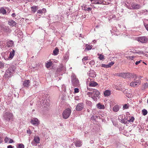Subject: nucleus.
Segmentation results:
<instances>
[{
    "label": "nucleus",
    "mask_w": 148,
    "mask_h": 148,
    "mask_svg": "<svg viewBox=\"0 0 148 148\" xmlns=\"http://www.w3.org/2000/svg\"><path fill=\"white\" fill-rule=\"evenodd\" d=\"M116 75L124 78L128 79L129 80L133 78L134 79V80H136L138 78V76L136 74L129 72L117 73L116 74Z\"/></svg>",
    "instance_id": "1"
},
{
    "label": "nucleus",
    "mask_w": 148,
    "mask_h": 148,
    "mask_svg": "<svg viewBox=\"0 0 148 148\" xmlns=\"http://www.w3.org/2000/svg\"><path fill=\"white\" fill-rule=\"evenodd\" d=\"M90 92H87V95L88 97H91L94 101H97L98 99H99L100 93L99 92L97 89L92 88L89 90Z\"/></svg>",
    "instance_id": "2"
},
{
    "label": "nucleus",
    "mask_w": 148,
    "mask_h": 148,
    "mask_svg": "<svg viewBox=\"0 0 148 148\" xmlns=\"http://www.w3.org/2000/svg\"><path fill=\"white\" fill-rule=\"evenodd\" d=\"M16 69L15 66L14 65L11 66L6 70L5 75V77H8L10 76L14 73Z\"/></svg>",
    "instance_id": "3"
},
{
    "label": "nucleus",
    "mask_w": 148,
    "mask_h": 148,
    "mask_svg": "<svg viewBox=\"0 0 148 148\" xmlns=\"http://www.w3.org/2000/svg\"><path fill=\"white\" fill-rule=\"evenodd\" d=\"M72 84L74 87H77L79 86V82L78 79L76 78V75L74 74L71 76Z\"/></svg>",
    "instance_id": "4"
},
{
    "label": "nucleus",
    "mask_w": 148,
    "mask_h": 148,
    "mask_svg": "<svg viewBox=\"0 0 148 148\" xmlns=\"http://www.w3.org/2000/svg\"><path fill=\"white\" fill-rule=\"evenodd\" d=\"M141 76L138 77V79L136 80H134L135 81L132 82L130 83V85L133 87H135L138 86L140 83Z\"/></svg>",
    "instance_id": "5"
},
{
    "label": "nucleus",
    "mask_w": 148,
    "mask_h": 148,
    "mask_svg": "<svg viewBox=\"0 0 148 148\" xmlns=\"http://www.w3.org/2000/svg\"><path fill=\"white\" fill-rule=\"evenodd\" d=\"M4 117L5 120L7 121L12 120L13 119V115L12 114L9 112H5Z\"/></svg>",
    "instance_id": "6"
},
{
    "label": "nucleus",
    "mask_w": 148,
    "mask_h": 148,
    "mask_svg": "<svg viewBox=\"0 0 148 148\" xmlns=\"http://www.w3.org/2000/svg\"><path fill=\"white\" fill-rule=\"evenodd\" d=\"M40 139L39 137L37 136H35L33 141L32 142L31 144L33 145H37L36 144L40 143Z\"/></svg>",
    "instance_id": "7"
},
{
    "label": "nucleus",
    "mask_w": 148,
    "mask_h": 148,
    "mask_svg": "<svg viewBox=\"0 0 148 148\" xmlns=\"http://www.w3.org/2000/svg\"><path fill=\"white\" fill-rule=\"evenodd\" d=\"M58 62V61H56V62H55L54 60L51 61V60H50L48 61H47V62L45 63V67L48 69L52 66L53 62H55L56 63H57Z\"/></svg>",
    "instance_id": "8"
},
{
    "label": "nucleus",
    "mask_w": 148,
    "mask_h": 148,
    "mask_svg": "<svg viewBox=\"0 0 148 148\" xmlns=\"http://www.w3.org/2000/svg\"><path fill=\"white\" fill-rule=\"evenodd\" d=\"M30 123L33 125L37 126L40 124V121L36 118H33L31 119Z\"/></svg>",
    "instance_id": "9"
},
{
    "label": "nucleus",
    "mask_w": 148,
    "mask_h": 148,
    "mask_svg": "<svg viewBox=\"0 0 148 148\" xmlns=\"http://www.w3.org/2000/svg\"><path fill=\"white\" fill-rule=\"evenodd\" d=\"M133 6H131V8L130 7V9L138 10L140 9L142 6L140 4H137L134 3H132Z\"/></svg>",
    "instance_id": "10"
},
{
    "label": "nucleus",
    "mask_w": 148,
    "mask_h": 148,
    "mask_svg": "<svg viewBox=\"0 0 148 148\" xmlns=\"http://www.w3.org/2000/svg\"><path fill=\"white\" fill-rule=\"evenodd\" d=\"M138 41L144 43L147 41L148 38L145 36L140 37L138 38Z\"/></svg>",
    "instance_id": "11"
},
{
    "label": "nucleus",
    "mask_w": 148,
    "mask_h": 148,
    "mask_svg": "<svg viewBox=\"0 0 148 148\" xmlns=\"http://www.w3.org/2000/svg\"><path fill=\"white\" fill-rule=\"evenodd\" d=\"M84 108L83 104V103H78L76 106V110L77 111H80Z\"/></svg>",
    "instance_id": "12"
},
{
    "label": "nucleus",
    "mask_w": 148,
    "mask_h": 148,
    "mask_svg": "<svg viewBox=\"0 0 148 148\" xmlns=\"http://www.w3.org/2000/svg\"><path fill=\"white\" fill-rule=\"evenodd\" d=\"M73 143L76 147H80L82 145V142L78 139H76Z\"/></svg>",
    "instance_id": "13"
},
{
    "label": "nucleus",
    "mask_w": 148,
    "mask_h": 148,
    "mask_svg": "<svg viewBox=\"0 0 148 148\" xmlns=\"http://www.w3.org/2000/svg\"><path fill=\"white\" fill-rule=\"evenodd\" d=\"M71 113V110L70 108H67L65 109V119L68 118Z\"/></svg>",
    "instance_id": "14"
},
{
    "label": "nucleus",
    "mask_w": 148,
    "mask_h": 148,
    "mask_svg": "<svg viewBox=\"0 0 148 148\" xmlns=\"http://www.w3.org/2000/svg\"><path fill=\"white\" fill-rule=\"evenodd\" d=\"M92 3L95 4H101L103 3V0H90Z\"/></svg>",
    "instance_id": "15"
},
{
    "label": "nucleus",
    "mask_w": 148,
    "mask_h": 148,
    "mask_svg": "<svg viewBox=\"0 0 148 148\" xmlns=\"http://www.w3.org/2000/svg\"><path fill=\"white\" fill-rule=\"evenodd\" d=\"M89 76L92 77H94L96 76V73L93 70H90L89 71Z\"/></svg>",
    "instance_id": "16"
},
{
    "label": "nucleus",
    "mask_w": 148,
    "mask_h": 148,
    "mask_svg": "<svg viewBox=\"0 0 148 148\" xmlns=\"http://www.w3.org/2000/svg\"><path fill=\"white\" fill-rule=\"evenodd\" d=\"M30 81L29 80H25L23 82V85L24 87L28 88L29 86Z\"/></svg>",
    "instance_id": "17"
},
{
    "label": "nucleus",
    "mask_w": 148,
    "mask_h": 148,
    "mask_svg": "<svg viewBox=\"0 0 148 148\" xmlns=\"http://www.w3.org/2000/svg\"><path fill=\"white\" fill-rule=\"evenodd\" d=\"M8 24L10 26L13 27L16 25V23L13 20H10L8 21Z\"/></svg>",
    "instance_id": "18"
},
{
    "label": "nucleus",
    "mask_w": 148,
    "mask_h": 148,
    "mask_svg": "<svg viewBox=\"0 0 148 148\" xmlns=\"http://www.w3.org/2000/svg\"><path fill=\"white\" fill-rule=\"evenodd\" d=\"M132 3L130 1H127L125 3V5L126 7L130 9V8H131V6H133L132 5Z\"/></svg>",
    "instance_id": "19"
},
{
    "label": "nucleus",
    "mask_w": 148,
    "mask_h": 148,
    "mask_svg": "<svg viewBox=\"0 0 148 148\" xmlns=\"http://www.w3.org/2000/svg\"><path fill=\"white\" fill-rule=\"evenodd\" d=\"M98 84V83L94 81L90 82L89 83V85L91 87H95Z\"/></svg>",
    "instance_id": "20"
},
{
    "label": "nucleus",
    "mask_w": 148,
    "mask_h": 148,
    "mask_svg": "<svg viewBox=\"0 0 148 148\" xmlns=\"http://www.w3.org/2000/svg\"><path fill=\"white\" fill-rule=\"evenodd\" d=\"M97 108L100 109H104L105 108V106L103 104H101L100 103H99L97 104Z\"/></svg>",
    "instance_id": "21"
},
{
    "label": "nucleus",
    "mask_w": 148,
    "mask_h": 148,
    "mask_svg": "<svg viewBox=\"0 0 148 148\" xmlns=\"http://www.w3.org/2000/svg\"><path fill=\"white\" fill-rule=\"evenodd\" d=\"M14 42L12 40H10L7 42V46L8 47H12L13 45Z\"/></svg>",
    "instance_id": "22"
},
{
    "label": "nucleus",
    "mask_w": 148,
    "mask_h": 148,
    "mask_svg": "<svg viewBox=\"0 0 148 148\" xmlns=\"http://www.w3.org/2000/svg\"><path fill=\"white\" fill-rule=\"evenodd\" d=\"M15 51L14 50L10 52L9 57L8 58L9 59H12L14 55Z\"/></svg>",
    "instance_id": "23"
},
{
    "label": "nucleus",
    "mask_w": 148,
    "mask_h": 148,
    "mask_svg": "<svg viewBox=\"0 0 148 148\" xmlns=\"http://www.w3.org/2000/svg\"><path fill=\"white\" fill-rule=\"evenodd\" d=\"M104 94L105 96H108L110 95L111 92L110 90H107L104 92Z\"/></svg>",
    "instance_id": "24"
},
{
    "label": "nucleus",
    "mask_w": 148,
    "mask_h": 148,
    "mask_svg": "<svg viewBox=\"0 0 148 148\" xmlns=\"http://www.w3.org/2000/svg\"><path fill=\"white\" fill-rule=\"evenodd\" d=\"M37 9V7L36 6H34L31 7L32 11L34 13L36 12Z\"/></svg>",
    "instance_id": "25"
},
{
    "label": "nucleus",
    "mask_w": 148,
    "mask_h": 148,
    "mask_svg": "<svg viewBox=\"0 0 148 148\" xmlns=\"http://www.w3.org/2000/svg\"><path fill=\"white\" fill-rule=\"evenodd\" d=\"M59 49L57 47H56L55 49L53 51V54L54 55H57L59 53Z\"/></svg>",
    "instance_id": "26"
},
{
    "label": "nucleus",
    "mask_w": 148,
    "mask_h": 148,
    "mask_svg": "<svg viewBox=\"0 0 148 148\" xmlns=\"http://www.w3.org/2000/svg\"><path fill=\"white\" fill-rule=\"evenodd\" d=\"M119 109V106L117 105H116L113 108V110L114 112H117Z\"/></svg>",
    "instance_id": "27"
},
{
    "label": "nucleus",
    "mask_w": 148,
    "mask_h": 148,
    "mask_svg": "<svg viewBox=\"0 0 148 148\" xmlns=\"http://www.w3.org/2000/svg\"><path fill=\"white\" fill-rule=\"evenodd\" d=\"M7 12L6 10L3 8H0V13L4 14H6Z\"/></svg>",
    "instance_id": "28"
},
{
    "label": "nucleus",
    "mask_w": 148,
    "mask_h": 148,
    "mask_svg": "<svg viewBox=\"0 0 148 148\" xmlns=\"http://www.w3.org/2000/svg\"><path fill=\"white\" fill-rule=\"evenodd\" d=\"M144 25L146 29L148 31V20H146L144 22Z\"/></svg>",
    "instance_id": "29"
},
{
    "label": "nucleus",
    "mask_w": 148,
    "mask_h": 148,
    "mask_svg": "<svg viewBox=\"0 0 148 148\" xmlns=\"http://www.w3.org/2000/svg\"><path fill=\"white\" fill-rule=\"evenodd\" d=\"M142 89H144L147 88L148 87V84L147 83H145L142 85Z\"/></svg>",
    "instance_id": "30"
},
{
    "label": "nucleus",
    "mask_w": 148,
    "mask_h": 148,
    "mask_svg": "<svg viewBox=\"0 0 148 148\" xmlns=\"http://www.w3.org/2000/svg\"><path fill=\"white\" fill-rule=\"evenodd\" d=\"M92 48L91 45L90 46L89 45H86V47L85 49V50H87L88 51L91 50Z\"/></svg>",
    "instance_id": "31"
},
{
    "label": "nucleus",
    "mask_w": 148,
    "mask_h": 148,
    "mask_svg": "<svg viewBox=\"0 0 148 148\" xmlns=\"http://www.w3.org/2000/svg\"><path fill=\"white\" fill-rule=\"evenodd\" d=\"M92 8H90L88 7L87 8L85 6L84 7V9H83V10H85V11H90L92 10Z\"/></svg>",
    "instance_id": "32"
},
{
    "label": "nucleus",
    "mask_w": 148,
    "mask_h": 148,
    "mask_svg": "<svg viewBox=\"0 0 148 148\" xmlns=\"http://www.w3.org/2000/svg\"><path fill=\"white\" fill-rule=\"evenodd\" d=\"M134 120V118L133 116H132L131 118L127 120V121L129 122H133Z\"/></svg>",
    "instance_id": "33"
},
{
    "label": "nucleus",
    "mask_w": 148,
    "mask_h": 148,
    "mask_svg": "<svg viewBox=\"0 0 148 148\" xmlns=\"http://www.w3.org/2000/svg\"><path fill=\"white\" fill-rule=\"evenodd\" d=\"M142 113L144 115H146L147 113V111L145 109H143L142 110Z\"/></svg>",
    "instance_id": "34"
},
{
    "label": "nucleus",
    "mask_w": 148,
    "mask_h": 148,
    "mask_svg": "<svg viewBox=\"0 0 148 148\" xmlns=\"http://www.w3.org/2000/svg\"><path fill=\"white\" fill-rule=\"evenodd\" d=\"M99 56L98 58L100 60H103L104 59V56H103V55L101 54H100V55L99 54Z\"/></svg>",
    "instance_id": "35"
},
{
    "label": "nucleus",
    "mask_w": 148,
    "mask_h": 148,
    "mask_svg": "<svg viewBox=\"0 0 148 148\" xmlns=\"http://www.w3.org/2000/svg\"><path fill=\"white\" fill-rule=\"evenodd\" d=\"M101 66L102 67H103L105 68H109V66H108V64H101Z\"/></svg>",
    "instance_id": "36"
},
{
    "label": "nucleus",
    "mask_w": 148,
    "mask_h": 148,
    "mask_svg": "<svg viewBox=\"0 0 148 148\" xmlns=\"http://www.w3.org/2000/svg\"><path fill=\"white\" fill-rule=\"evenodd\" d=\"M88 57H84V58L82 59V61L83 62V63L84 64H85V62L84 61L87 60H88Z\"/></svg>",
    "instance_id": "37"
},
{
    "label": "nucleus",
    "mask_w": 148,
    "mask_h": 148,
    "mask_svg": "<svg viewBox=\"0 0 148 148\" xmlns=\"http://www.w3.org/2000/svg\"><path fill=\"white\" fill-rule=\"evenodd\" d=\"M18 147L19 148H24V146L22 144H18Z\"/></svg>",
    "instance_id": "38"
},
{
    "label": "nucleus",
    "mask_w": 148,
    "mask_h": 148,
    "mask_svg": "<svg viewBox=\"0 0 148 148\" xmlns=\"http://www.w3.org/2000/svg\"><path fill=\"white\" fill-rule=\"evenodd\" d=\"M86 103L88 104V106H90L92 105V103L90 101H86Z\"/></svg>",
    "instance_id": "39"
},
{
    "label": "nucleus",
    "mask_w": 148,
    "mask_h": 148,
    "mask_svg": "<svg viewBox=\"0 0 148 148\" xmlns=\"http://www.w3.org/2000/svg\"><path fill=\"white\" fill-rule=\"evenodd\" d=\"M114 64V62H111L109 63L108 64V66H109V67H111Z\"/></svg>",
    "instance_id": "40"
},
{
    "label": "nucleus",
    "mask_w": 148,
    "mask_h": 148,
    "mask_svg": "<svg viewBox=\"0 0 148 148\" xmlns=\"http://www.w3.org/2000/svg\"><path fill=\"white\" fill-rule=\"evenodd\" d=\"M124 117H125V115L123 114H122L121 115H120L119 118V119L121 121V120L122 119H123Z\"/></svg>",
    "instance_id": "41"
},
{
    "label": "nucleus",
    "mask_w": 148,
    "mask_h": 148,
    "mask_svg": "<svg viewBox=\"0 0 148 148\" xmlns=\"http://www.w3.org/2000/svg\"><path fill=\"white\" fill-rule=\"evenodd\" d=\"M135 57V56H131L129 57V59L130 60H131L133 61L134 58Z\"/></svg>",
    "instance_id": "42"
},
{
    "label": "nucleus",
    "mask_w": 148,
    "mask_h": 148,
    "mask_svg": "<svg viewBox=\"0 0 148 148\" xmlns=\"http://www.w3.org/2000/svg\"><path fill=\"white\" fill-rule=\"evenodd\" d=\"M79 92V90L77 88H75L74 89V92L76 93H78Z\"/></svg>",
    "instance_id": "43"
},
{
    "label": "nucleus",
    "mask_w": 148,
    "mask_h": 148,
    "mask_svg": "<svg viewBox=\"0 0 148 148\" xmlns=\"http://www.w3.org/2000/svg\"><path fill=\"white\" fill-rule=\"evenodd\" d=\"M10 138H9L8 137H6L4 139V141L5 143L8 142V141H9Z\"/></svg>",
    "instance_id": "44"
},
{
    "label": "nucleus",
    "mask_w": 148,
    "mask_h": 148,
    "mask_svg": "<svg viewBox=\"0 0 148 148\" xmlns=\"http://www.w3.org/2000/svg\"><path fill=\"white\" fill-rule=\"evenodd\" d=\"M123 107L124 109H126L128 108V107L127 106V104H126L124 105V106H123Z\"/></svg>",
    "instance_id": "45"
},
{
    "label": "nucleus",
    "mask_w": 148,
    "mask_h": 148,
    "mask_svg": "<svg viewBox=\"0 0 148 148\" xmlns=\"http://www.w3.org/2000/svg\"><path fill=\"white\" fill-rule=\"evenodd\" d=\"M4 64L3 63L1 62L0 61V68L4 67Z\"/></svg>",
    "instance_id": "46"
},
{
    "label": "nucleus",
    "mask_w": 148,
    "mask_h": 148,
    "mask_svg": "<svg viewBox=\"0 0 148 148\" xmlns=\"http://www.w3.org/2000/svg\"><path fill=\"white\" fill-rule=\"evenodd\" d=\"M142 61V60H140L139 61H136L135 62V64L136 65H138L139 64H140L141 62Z\"/></svg>",
    "instance_id": "47"
},
{
    "label": "nucleus",
    "mask_w": 148,
    "mask_h": 148,
    "mask_svg": "<svg viewBox=\"0 0 148 148\" xmlns=\"http://www.w3.org/2000/svg\"><path fill=\"white\" fill-rule=\"evenodd\" d=\"M91 118L92 120L95 121L96 120V117L95 116H92L91 117Z\"/></svg>",
    "instance_id": "48"
},
{
    "label": "nucleus",
    "mask_w": 148,
    "mask_h": 148,
    "mask_svg": "<svg viewBox=\"0 0 148 148\" xmlns=\"http://www.w3.org/2000/svg\"><path fill=\"white\" fill-rule=\"evenodd\" d=\"M121 122H122L123 123H124V124L126 123L127 122V121H125V120L123 119H122L121 120Z\"/></svg>",
    "instance_id": "49"
},
{
    "label": "nucleus",
    "mask_w": 148,
    "mask_h": 148,
    "mask_svg": "<svg viewBox=\"0 0 148 148\" xmlns=\"http://www.w3.org/2000/svg\"><path fill=\"white\" fill-rule=\"evenodd\" d=\"M37 12L38 13L42 14V10H38V11Z\"/></svg>",
    "instance_id": "50"
},
{
    "label": "nucleus",
    "mask_w": 148,
    "mask_h": 148,
    "mask_svg": "<svg viewBox=\"0 0 148 148\" xmlns=\"http://www.w3.org/2000/svg\"><path fill=\"white\" fill-rule=\"evenodd\" d=\"M27 133L28 134H32V132L30 129H29L27 131Z\"/></svg>",
    "instance_id": "51"
},
{
    "label": "nucleus",
    "mask_w": 148,
    "mask_h": 148,
    "mask_svg": "<svg viewBox=\"0 0 148 148\" xmlns=\"http://www.w3.org/2000/svg\"><path fill=\"white\" fill-rule=\"evenodd\" d=\"M14 147L11 145H9L8 146L7 148H14Z\"/></svg>",
    "instance_id": "52"
},
{
    "label": "nucleus",
    "mask_w": 148,
    "mask_h": 148,
    "mask_svg": "<svg viewBox=\"0 0 148 148\" xmlns=\"http://www.w3.org/2000/svg\"><path fill=\"white\" fill-rule=\"evenodd\" d=\"M94 62L93 61H91L90 62V64H94Z\"/></svg>",
    "instance_id": "53"
},
{
    "label": "nucleus",
    "mask_w": 148,
    "mask_h": 148,
    "mask_svg": "<svg viewBox=\"0 0 148 148\" xmlns=\"http://www.w3.org/2000/svg\"><path fill=\"white\" fill-rule=\"evenodd\" d=\"M13 142V140H12L11 139H10L9 140V143H11Z\"/></svg>",
    "instance_id": "54"
},
{
    "label": "nucleus",
    "mask_w": 148,
    "mask_h": 148,
    "mask_svg": "<svg viewBox=\"0 0 148 148\" xmlns=\"http://www.w3.org/2000/svg\"><path fill=\"white\" fill-rule=\"evenodd\" d=\"M64 111L62 113V116L64 119H65Z\"/></svg>",
    "instance_id": "55"
},
{
    "label": "nucleus",
    "mask_w": 148,
    "mask_h": 148,
    "mask_svg": "<svg viewBox=\"0 0 148 148\" xmlns=\"http://www.w3.org/2000/svg\"><path fill=\"white\" fill-rule=\"evenodd\" d=\"M136 53H143V51H139L138 52H137Z\"/></svg>",
    "instance_id": "56"
},
{
    "label": "nucleus",
    "mask_w": 148,
    "mask_h": 148,
    "mask_svg": "<svg viewBox=\"0 0 148 148\" xmlns=\"http://www.w3.org/2000/svg\"><path fill=\"white\" fill-rule=\"evenodd\" d=\"M78 99H79V97H77V96L75 97V100H78Z\"/></svg>",
    "instance_id": "57"
},
{
    "label": "nucleus",
    "mask_w": 148,
    "mask_h": 148,
    "mask_svg": "<svg viewBox=\"0 0 148 148\" xmlns=\"http://www.w3.org/2000/svg\"><path fill=\"white\" fill-rule=\"evenodd\" d=\"M42 11H44V12H46V9L45 8H43L42 9Z\"/></svg>",
    "instance_id": "58"
},
{
    "label": "nucleus",
    "mask_w": 148,
    "mask_h": 148,
    "mask_svg": "<svg viewBox=\"0 0 148 148\" xmlns=\"http://www.w3.org/2000/svg\"><path fill=\"white\" fill-rule=\"evenodd\" d=\"M95 116L96 118H98V119H100V116H99L96 115V116Z\"/></svg>",
    "instance_id": "59"
},
{
    "label": "nucleus",
    "mask_w": 148,
    "mask_h": 148,
    "mask_svg": "<svg viewBox=\"0 0 148 148\" xmlns=\"http://www.w3.org/2000/svg\"><path fill=\"white\" fill-rule=\"evenodd\" d=\"M12 17H15L16 16L15 15V14L14 13H13L12 14Z\"/></svg>",
    "instance_id": "60"
},
{
    "label": "nucleus",
    "mask_w": 148,
    "mask_h": 148,
    "mask_svg": "<svg viewBox=\"0 0 148 148\" xmlns=\"http://www.w3.org/2000/svg\"><path fill=\"white\" fill-rule=\"evenodd\" d=\"M35 0H27V1H28L29 2H32V1H34Z\"/></svg>",
    "instance_id": "61"
},
{
    "label": "nucleus",
    "mask_w": 148,
    "mask_h": 148,
    "mask_svg": "<svg viewBox=\"0 0 148 148\" xmlns=\"http://www.w3.org/2000/svg\"><path fill=\"white\" fill-rule=\"evenodd\" d=\"M123 119L125 120V121H126L127 119V118L125 117H125H124L123 118Z\"/></svg>",
    "instance_id": "62"
},
{
    "label": "nucleus",
    "mask_w": 148,
    "mask_h": 148,
    "mask_svg": "<svg viewBox=\"0 0 148 148\" xmlns=\"http://www.w3.org/2000/svg\"><path fill=\"white\" fill-rule=\"evenodd\" d=\"M131 62L132 63H133L134 64V60H133V61H132V60H131Z\"/></svg>",
    "instance_id": "63"
},
{
    "label": "nucleus",
    "mask_w": 148,
    "mask_h": 148,
    "mask_svg": "<svg viewBox=\"0 0 148 148\" xmlns=\"http://www.w3.org/2000/svg\"><path fill=\"white\" fill-rule=\"evenodd\" d=\"M68 59V56H67V58H65V61L67 60Z\"/></svg>",
    "instance_id": "64"
}]
</instances>
